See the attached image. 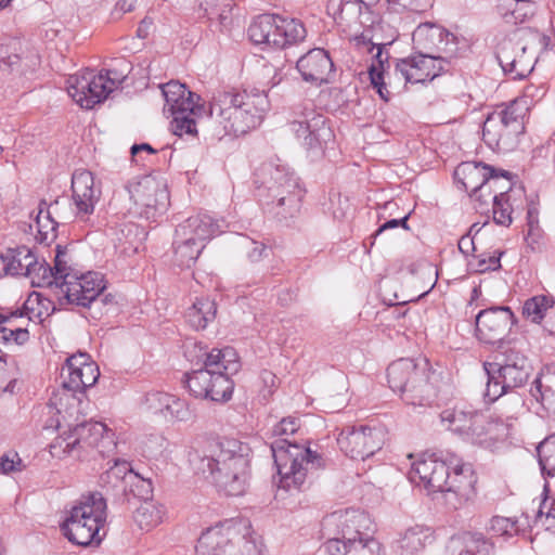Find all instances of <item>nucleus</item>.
I'll list each match as a JSON object with an SVG mask.
<instances>
[{"label": "nucleus", "mask_w": 555, "mask_h": 555, "mask_svg": "<svg viewBox=\"0 0 555 555\" xmlns=\"http://www.w3.org/2000/svg\"><path fill=\"white\" fill-rule=\"evenodd\" d=\"M251 449L235 438L212 440L204 449L189 452V462L196 474L211 476L227 495L245 493L250 476Z\"/></svg>", "instance_id": "nucleus-1"}, {"label": "nucleus", "mask_w": 555, "mask_h": 555, "mask_svg": "<svg viewBox=\"0 0 555 555\" xmlns=\"http://www.w3.org/2000/svg\"><path fill=\"white\" fill-rule=\"evenodd\" d=\"M298 429L299 423L295 417H284L272 429L273 436L279 438L271 442L270 449L280 476L279 487L286 491L304 490L324 465L317 452L288 439Z\"/></svg>", "instance_id": "nucleus-2"}, {"label": "nucleus", "mask_w": 555, "mask_h": 555, "mask_svg": "<svg viewBox=\"0 0 555 555\" xmlns=\"http://www.w3.org/2000/svg\"><path fill=\"white\" fill-rule=\"evenodd\" d=\"M268 109L269 101L264 91L253 94L246 91H221L212 96L206 114L217 125V135L237 137L258 127Z\"/></svg>", "instance_id": "nucleus-3"}, {"label": "nucleus", "mask_w": 555, "mask_h": 555, "mask_svg": "<svg viewBox=\"0 0 555 555\" xmlns=\"http://www.w3.org/2000/svg\"><path fill=\"white\" fill-rule=\"evenodd\" d=\"M525 341L513 339L500 349L501 362H485L487 385L483 397L489 402L500 399L508 390L525 385L531 374L532 366L524 353Z\"/></svg>", "instance_id": "nucleus-4"}, {"label": "nucleus", "mask_w": 555, "mask_h": 555, "mask_svg": "<svg viewBox=\"0 0 555 555\" xmlns=\"http://www.w3.org/2000/svg\"><path fill=\"white\" fill-rule=\"evenodd\" d=\"M254 196L262 206H287L295 208L301 205L305 190L286 165L280 160L262 163L254 173Z\"/></svg>", "instance_id": "nucleus-5"}, {"label": "nucleus", "mask_w": 555, "mask_h": 555, "mask_svg": "<svg viewBox=\"0 0 555 555\" xmlns=\"http://www.w3.org/2000/svg\"><path fill=\"white\" fill-rule=\"evenodd\" d=\"M106 509L104 493L83 495L62 526L64 535L80 546L99 545L105 535V531L101 534V530L106 522Z\"/></svg>", "instance_id": "nucleus-6"}, {"label": "nucleus", "mask_w": 555, "mask_h": 555, "mask_svg": "<svg viewBox=\"0 0 555 555\" xmlns=\"http://www.w3.org/2000/svg\"><path fill=\"white\" fill-rule=\"evenodd\" d=\"M431 375L426 362L420 366L412 359H399L387 367L389 387L413 406H430L435 402L437 390Z\"/></svg>", "instance_id": "nucleus-7"}, {"label": "nucleus", "mask_w": 555, "mask_h": 555, "mask_svg": "<svg viewBox=\"0 0 555 555\" xmlns=\"http://www.w3.org/2000/svg\"><path fill=\"white\" fill-rule=\"evenodd\" d=\"M528 106L525 99H516L500 111L488 115L482 127L485 143L493 151H513L525 131Z\"/></svg>", "instance_id": "nucleus-8"}, {"label": "nucleus", "mask_w": 555, "mask_h": 555, "mask_svg": "<svg viewBox=\"0 0 555 555\" xmlns=\"http://www.w3.org/2000/svg\"><path fill=\"white\" fill-rule=\"evenodd\" d=\"M33 276H38V286H46L54 294L61 306L88 305L101 291L100 280L93 271L81 274L74 281H64L53 267L44 260L37 261Z\"/></svg>", "instance_id": "nucleus-9"}, {"label": "nucleus", "mask_w": 555, "mask_h": 555, "mask_svg": "<svg viewBox=\"0 0 555 555\" xmlns=\"http://www.w3.org/2000/svg\"><path fill=\"white\" fill-rule=\"evenodd\" d=\"M56 428L60 435L50 444V453L53 457L63 459L67 455L79 456L88 448H98L105 439L111 441V436L105 424L101 422L82 421L76 424L62 425L59 421Z\"/></svg>", "instance_id": "nucleus-10"}, {"label": "nucleus", "mask_w": 555, "mask_h": 555, "mask_svg": "<svg viewBox=\"0 0 555 555\" xmlns=\"http://www.w3.org/2000/svg\"><path fill=\"white\" fill-rule=\"evenodd\" d=\"M306 28L295 18L261 14L248 27V36L256 44L284 49L306 38Z\"/></svg>", "instance_id": "nucleus-11"}, {"label": "nucleus", "mask_w": 555, "mask_h": 555, "mask_svg": "<svg viewBox=\"0 0 555 555\" xmlns=\"http://www.w3.org/2000/svg\"><path fill=\"white\" fill-rule=\"evenodd\" d=\"M196 555H260L256 543L230 528L204 531L195 546Z\"/></svg>", "instance_id": "nucleus-12"}, {"label": "nucleus", "mask_w": 555, "mask_h": 555, "mask_svg": "<svg viewBox=\"0 0 555 555\" xmlns=\"http://www.w3.org/2000/svg\"><path fill=\"white\" fill-rule=\"evenodd\" d=\"M208 367L216 369L207 399L217 402L228 401L232 397L234 383L231 376L238 372V356L232 347L214 348L208 352Z\"/></svg>", "instance_id": "nucleus-13"}, {"label": "nucleus", "mask_w": 555, "mask_h": 555, "mask_svg": "<svg viewBox=\"0 0 555 555\" xmlns=\"http://www.w3.org/2000/svg\"><path fill=\"white\" fill-rule=\"evenodd\" d=\"M291 130L298 139H302L304 145L308 149L320 145L331 135L330 128L326 127V118L315 112L311 100L293 104Z\"/></svg>", "instance_id": "nucleus-14"}, {"label": "nucleus", "mask_w": 555, "mask_h": 555, "mask_svg": "<svg viewBox=\"0 0 555 555\" xmlns=\"http://www.w3.org/2000/svg\"><path fill=\"white\" fill-rule=\"evenodd\" d=\"M516 319L509 307H491L478 312L475 318L478 338L486 344H498L502 349L513 340H505L506 334L515 324Z\"/></svg>", "instance_id": "nucleus-15"}, {"label": "nucleus", "mask_w": 555, "mask_h": 555, "mask_svg": "<svg viewBox=\"0 0 555 555\" xmlns=\"http://www.w3.org/2000/svg\"><path fill=\"white\" fill-rule=\"evenodd\" d=\"M412 40L415 50L435 54L438 59H446L448 63L456 56L457 38L442 26L421 24L413 31Z\"/></svg>", "instance_id": "nucleus-16"}, {"label": "nucleus", "mask_w": 555, "mask_h": 555, "mask_svg": "<svg viewBox=\"0 0 555 555\" xmlns=\"http://www.w3.org/2000/svg\"><path fill=\"white\" fill-rule=\"evenodd\" d=\"M385 442V431L378 427H347L337 437V443L347 456L365 460L380 450Z\"/></svg>", "instance_id": "nucleus-17"}, {"label": "nucleus", "mask_w": 555, "mask_h": 555, "mask_svg": "<svg viewBox=\"0 0 555 555\" xmlns=\"http://www.w3.org/2000/svg\"><path fill=\"white\" fill-rule=\"evenodd\" d=\"M516 178V175L507 170L494 168V172L487 177L479 205L492 204L493 208H502L504 205L508 208L518 207L517 199L524 194V188L515 184Z\"/></svg>", "instance_id": "nucleus-18"}, {"label": "nucleus", "mask_w": 555, "mask_h": 555, "mask_svg": "<svg viewBox=\"0 0 555 555\" xmlns=\"http://www.w3.org/2000/svg\"><path fill=\"white\" fill-rule=\"evenodd\" d=\"M111 92L112 87L107 85V77H104L102 72L96 75L88 69L81 75H73L67 79L68 95L87 109L105 100Z\"/></svg>", "instance_id": "nucleus-19"}, {"label": "nucleus", "mask_w": 555, "mask_h": 555, "mask_svg": "<svg viewBox=\"0 0 555 555\" xmlns=\"http://www.w3.org/2000/svg\"><path fill=\"white\" fill-rule=\"evenodd\" d=\"M450 64L446 59H438L435 54L417 50L414 55L397 61L395 74L405 82H426L431 81L441 73L448 72Z\"/></svg>", "instance_id": "nucleus-20"}, {"label": "nucleus", "mask_w": 555, "mask_h": 555, "mask_svg": "<svg viewBox=\"0 0 555 555\" xmlns=\"http://www.w3.org/2000/svg\"><path fill=\"white\" fill-rule=\"evenodd\" d=\"M165 99L164 113L170 116L191 113L196 117L206 114L204 104H199V95L190 91L185 85L171 80L160 86Z\"/></svg>", "instance_id": "nucleus-21"}, {"label": "nucleus", "mask_w": 555, "mask_h": 555, "mask_svg": "<svg viewBox=\"0 0 555 555\" xmlns=\"http://www.w3.org/2000/svg\"><path fill=\"white\" fill-rule=\"evenodd\" d=\"M340 529L341 542L358 544V542L374 543V524L367 513L360 509H347L340 514H333Z\"/></svg>", "instance_id": "nucleus-22"}, {"label": "nucleus", "mask_w": 555, "mask_h": 555, "mask_svg": "<svg viewBox=\"0 0 555 555\" xmlns=\"http://www.w3.org/2000/svg\"><path fill=\"white\" fill-rule=\"evenodd\" d=\"M507 435L508 427L504 422L476 411L473 412L466 440L482 448L491 449L496 442L504 440Z\"/></svg>", "instance_id": "nucleus-23"}, {"label": "nucleus", "mask_w": 555, "mask_h": 555, "mask_svg": "<svg viewBox=\"0 0 555 555\" xmlns=\"http://www.w3.org/2000/svg\"><path fill=\"white\" fill-rule=\"evenodd\" d=\"M302 79L318 86L331 82L334 77V63L328 53L314 48L302 55L296 64Z\"/></svg>", "instance_id": "nucleus-24"}, {"label": "nucleus", "mask_w": 555, "mask_h": 555, "mask_svg": "<svg viewBox=\"0 0 555 555\" xmlns=\"http://www.w3.org/2000/svg\"><path fill=\"white\" fill-rule=\"evenodd\" d=\"M490 172H494V167L482 162H463L454 170V180L479 205Z\"/></svg>", "instance_id": "nucleus-25"}, {"label": "nucleus", "mask_w": 555, "mask_h": 555, "mask_svg": "<svg viewBox=\"0 0 555 555\" xmlns=\"http://www.w3.org/2000/svg\"><path fill=\"white\" fill-rule=\"evenodd\" d=\"M476 482L477 476L473 465L465 466L464 470L450 473L446 504L451 508L457 509L467 502L473 501L476 495Z\"/></svg>", "instance_id": "nucleus-26"}, {"label": "nucleus", "mask_w": 555, "mask_h": 555, "mask_svg": "<svg viewBox=\"0 0 555 555\" xmlns=\"http://www.w3.org/2000/svg\"><path fill=\"white\" fill-rule=\"evenodd\" d=\"M498 60L502 69L513 75L514 79L525 78L533 68L532 59L526 56V47L511 42L502 46L498 52Z\"/></svg>", "instance_id": "nucleus-27"}, {"label": "nucleus", "mask_w": 555, "mask_h": 555, "mask_svg": "<svg viewBox=\"0 0 555 555\" xmlns=\"http://www.w3.org/2000/svg\"><path fill=\"white\" fill-rule=\"evenodd\" d=\"M224 227V220L215 219L206 211H198L190 216L183 224H180L177 233L181 232L183 235L190 233L191 237H195L203 243V241L222 233Z\"/></svg>", "instance_id": "nucleus-28"}, {"label": "nucleus", "mask_w": 555, "mask_h": 555, "mask_svg": "<svg viewBox=\"0 0 555 555\" xmlns=\"http://www.w3.org/2000/svg\"><path fill=\"white\" fill-rule=\"evenodd\" d=\"M72 191L77 208H94L101 196V190L95 186L93 175L88 170L73 173Z\"/></svg>", "instance_id": "nucleus-29"}, {"label": "nucleus", "mask_w": 555, "mask_h": 555, "mask_svg": "<svg viewBox=\"0 0 555 555\" xmlns=\"http://www.w3.org/2000/svg\"><path fill=\"white\" fill-rule=\"evenodd\" d=\"M130 463L125 460H116L114 465L100 476V486L105 495L114 499L119 492L126 491V478L129 474H135Z\"/></svg>", "instance_id": "nucleus-30"}, {"label": "nucleus", "mask_w": 555, "mask_h": 555, "mask_svg": "<svg viewBox=\"0 0 555 555\" xmlns=\"http://www.w3.org/2000/svg\"><path fill=\"white\" fill-rule=\"evenodd\" d=\"M496 10L506 24L518 25L535 14L537 5L535 0H499Z\"/></svg>", "instance_id": "nucleus-31"}, {"label": "nucleus", "mask_w": 555, "mask_h": 555, "mask_svg": "<svg viewBox=\"0 0 555 555\" xmlns=\"http://www.w3.org/2000/svg\"><path fill=\"white\" fill-rule=\"evenodd\" d=\"M131 498L140 501L151 500L153 498V483L151 478H145L139 473L129 474L126 478V491L119 492L115 502L119 504H130Z\"/></svg>", "instance_id": "nucleus-32"}, {"label": "nucleus", "mask_w": 555, "mask_h": 555, "mask_svg": "<svg viewBox=\"0 0 555 555\" xmlns=\"http://www.w3.org/2000/svg\"><path fill=\"white\" fill-rule=\"evenodd\" d=\"M203 366L193 370L191 373L185 374V384L190 392L195 398H204L207 399L209 395L208 389L210 388V384L216 373V369L208 367V352L203 354Z\"/></svg>", "instance_id": "nucleus-33"}, {"label": "nucleus", "mask_w": 555, "mask_h": 555, "mask_svg": "<svg viewBox=\"0 0 555 555\" xmlns=\"http://www.w3.org/2000/svg\"><path fill=\"white\" fill-rule=\"evenodd\" d=\"M530 395L543 406L555 403V366H546L533 380Z\"/></svg>", "instance_id": "nucleus-34"}, {"label": "nucleus", "mask_w": 555, "mask_h": 555, "mask_svg": "<svg viewBox=\"0 0 555 555\" xmlns=\"http://www.w3.org/2000/svg\"><path fill=\"white\" fill-rule=\"evenodd\" d=\"M100 376L98 365L93 362L82 366L80 370L69 373V376L64 377L62 386L64 389L73 391L74 393H82L87 388L92 387Z\"/></svg>", "instance_id": "nucleus-35"}, {"label": "nucleus", "mask_w": 555, "mask_h": 555, "mask_svg": "<svg viewBox=\"0 0 555 555\" xmlns=\"http://www.w3.org/2000/svg\"><path fill=\"white\" fill-rule=\"evenodd\" d=\"M217 306L209 298H197L196 301L186 311L188 323L195 328L204 330L207 324L215 320Z\"/></svg>", "instance_id": "nucleus-36"}, {"label": "nucleus", "mask_w": 555, "mask_h": 555, "mask_svg": "<svg viewBox=\"0 0 555 555\" xmlns=\"http://www.w3.org/2000/svg\"><path fill=\"white\" fill-rule=\"evenodd\" d=\"M7 259L9 261L11 275H25L33 276L35 267L37 266V257L26 246L17 247L16 249H10L7 253Z\"/></svg>", "instance_id": "nucleus-37"}, {"label": "nucleus", "mask_w": 555, "mask_h": 555, "mask_svg": "<svg viewBox=\"0 0 555 555\" xmlns=\"http://www.w3.org/2000/svg\"><path fill=\"white\" fill-rule=\"evenodd\" d=\"M204 244L195 237H186L173 243V262L180 268H190L198 258Z\"/></svg>", "instance_id": "nucleus-38"}, {"label": "nucleus", "mask_w": 555, "mask_h": 555, "mask_svg": "<svg viewBox=\"0 0 555 555\" xmlns=\"http://www.w3.org/2000/svg\"><path fill=\"white\" fill-rule=\"evenodd\" d=\"M54 309L53 300L46 297L42 293H34L25 301L21 312H23L22 317L26 315L29 321L42 322ZM17 310L20 311V309Z\"/></svg>", "instance_id": "nucleus-39"}, {"label": "nucleus", "mask_w": 555, "mask_h": 555, "mask_svg": "<svg viewBox=\"0 0 555 555\" xmlns=\"http://www.w3.org/2000/svg\"><path fill=\"white\" fill-rule=\"evenodd\" d=\"M377 544L376 541L348 544V542H341L340 538H332L323 544V548L327 555H374V546Z\"/></svg>", "instance_id": "nucleus-40"}, {"label": "nucleus", "mask_w": 555, "mask_h": 555, "mask_svg": "<svg viewBox=\"0 0 555 555\" xmlns=\"http://www.w3.org/2000/svg\"><path fill=\"white\" fill-rule=\"evenodd\" d=\"M164 511L151 500L141 501L133 512V520L142 530H150L162 522Z\"/></svg>", "instance_id": "nucleus-41"}, {"label": "nucleus", "mask_w": 555, "mask_h": 555, "mask_svg": "<svg viewBox=\"0 0 555 555\" xmlns=\"http://www.w3.org/2000/svg\"><path fill=\"white\" fill-rule=\"evenodd\" d=\"M474 411H464L457 409H447L440 413V418L447 428L463 436L466 440L467 433L473 420Z\"/></svg>", "instance_id": "nucleus-42"}, {"label": "nucleus", "mask_w": 555, "mask_h": 555, "mask_svg": "<svg viewBox=\"0 0 555 555\" xmlns=\"http://www.w3.org/2000/svg\"><path fill=\"white\" fill-rule=\"evenodd\" d=\"M482 544L485 539L481 533L464 532L451 538L449 548L457 552V555H476Z\"/></svg>", "instance_id": "nucleus-43"}, {"label": "nucleus", "mask_w": 555, "mask_h": 555, "mask_svg": "<svg viewBox=\"0 0 555 555\" xmlns=\"http://www.w3.org/2000/svg\"><path fill=\"white\" fill-rule=\"evenodd\" d=\"M431 541V532L429 528H425L422 526H415L409 528L402 539H401V548L406 551L410 554H413L420 550H422L427 542Z\"/></svg>", "instance_id": "nucleus-44"}, {"label": "nucleus", "mask_w": 555, "mask_h": 555, "mask_svg": "<svg viewBox=\"0 0 555 555\" xmlns=\"http://www.w3.org/2000/svg\"><path fill=\"white\" fill-rule=\"evenodd\" d=\"M539 465L542 474L555 476V434L546 437L537 447Z\"/></svg>", "instance_id": "nucleus-45"}, {"label": "nucleus", "mask_w": 555, "mask_h": 555, "mask_svg": "<svg viewBox=\"0 0 555 555\" xmlns=\"http://www.w3.org/2000/svg\"><path fill=\"white\" fill-rule=\"evenodd\" d=\"M553 305L554 300L544 295L531 297L524 304L522 315L531 322L540 323Z\"/></svg>", "instance_id": "nucleus-46"}, {"label": "nucleus", "mask_w": 555, "mask_h": 555, "mask_svg": "<svg viewBox=\"0 0 555 555\" xmlns=\"http://www.w3.org/2000/svg\"><path fill=\"white\" fill-rule=\"evenodd\" d=\"M440 464V461L437 459L428 457L423 459L417 462H414L412 464L411 470L409 472V477L412 482H415L416 485L424 487L427 483V480H429V477L438 465Z\"/></svg>", "instance_id": "nucleus-47"}, {"label": "nucleus", "mask_w": 555, "mask_h": 555, "mask_svg": "<svg viewBox=\"0 0 555 555\" xmlns=\"http://www.w3.org/2000/svg\"><path fill=\"white\" fill-rule=\"evenodd\" d=\"M16 317L12 322L0 323V341L4 344L14 343L16 345H24L29 339V332L26 327L14 324Z\"/></svg>", "instance_id": "nucleus-48"}, {"label": "nucleus", "mask_w": 555, "mask_h": 555, "mask_svg": "<svg viewBox=\"0 0 555 555\" xmlns=\"http://www.w3.org/2000/svg\"><path fill=\"white\" fill-rule=\"evenodd\" d=\"M448 479H450L449 467L446 462H440L434 474L429 477V480H427L425 489L428 494L440 492L446 499Z\"/></svg>", "instance_id": "nucleus-49"}, {"label": "nucleus", "mask_w": 555, "mask_h": 555, "mask_svg": "<svg viewBox=\"0 0 555 555\" xmlns=\"http://www.w3.org/2000/svg\"><path fill=\"white\" fill-rule=\"evenodd\" d=\"M35 224L41 241L54 238L59 222L52 217L51 210H38Z\"/></svg>", "instance_id": "nucleus-50"}, {"label": "nucleus", "mask_w": 555, "mask_h": 555, "mask_svg": "<svg viewBox=\"0 0 555 555\" xmlns=\"http://www.w3.org/2000/svg\"><path fill=\"white\" fill-rule=\"evenodd\" d=\"M192 116L194 115L192 114ZM171 130L175 135L180 138L188 135L194 140L197 137L195 119L191 118V113L172 116Z\"/></svg>", "instance_id": "nucleus-51"}, {"label": "nucleus", "mask_w": 555, "mask_h": 555, "mask_svg": "<svg viewBox=\"0 0 555 555\" xmlns=\"http://www.w3.org/2000/svg\"><path fill=\"white\" fill-rule=\"evenodd\" d=\"M193 417V411L184 400L171 395L165 418H171L179 422H188Z\"/></svg>", "instance_id": "nucleus-52"}, {"label": "nucleus", "mask_w": 555, "mask_h": 555, "mask_svg": "<svg viewBox=\"0 0 555 555\" xmlns=\"http://www.w3.org/2000/svg\"><path fill=\"white\" fill-rule=\"evenodd\" d=\"M169 400H171V395L167 392L151 391L145 395L144 406L147 411L159 413L165 417Z\"/></svg>", "instance_id": "nucleus-53"}, {"label": "nucleus", "mask_w": 555, "mask_h": 555, "mask_svg": "<svg viewBox=\"0 0 555 555\" xmlns=\"http://www.w3.org/2000/svg\"><path fill=\"white\" fill-rule=\"evenodd\" d=\"M130 70V63L124 59L117 60V66L105 70L103 75L107 77V85L112 87V91L124 82Z\"/></svg>", "instance_id": "nucleus-54"}, {"label": "nucleus", "mask_w": 555, "mask_h": 555, "mask_svg": "<svg viewBox=\"0 0 555 555\" xmlns=\"http://www.w3.org/2000/svg\"><path fill=\"white\" fill-rule=\"evenodd\" d=\"M93 273L96 274L99 280H100L101 291L95 296V299L92 300L90 304H88V305H77V306L78 307H83V308H89V309H94L96 311V313L102 314V308L106 307L107 305L113 304L115 301V297L113 295H111V294H107V295H103L102 294L103 291L105 289V285L103 283V278H102V275L99 272H93Z\"/></svg>", "instance_id": "nucleus-55"}, {"label": "nucleus", "mask_w": 555, "mask_h": 555, "mask_svg": "<svg viewBox=\"0 0 555 555\" xmlns=\"http://www.w3.org/2000/svg\"><path fill=\"white\" fill-rule=\"evenodd\" d=\"M24 467L23 461L16 452L4 453L0 456V473L8 475L21 472Z\"/></svg>", "instance_id": "nucleus-56"}, {"label": "nucleus", "mask_w": 555, "mask_h": 555, "mask_svg": "<svg viewBox=\"0 0 555 555\" xmlns=\"http://www.w3.org/2000/svg\"><path fill=\"white\" fill-rule=\"evenodd\" d=\"M90 363L93 362L90 360V356L88 353L79 352L77 354H73L66 359V363L62 367L61 376L64 378L65 373L69 376V373L80 370L82 366Z\"/></svg>", "instance_id": "nucleus-57"}, {"label": "nucleus", "mask_w": 555, "mask_h": 555, "mask_svg": "<svg viewBox=\"0 0 555 555\" xmlns=\"http://www.w3.org/2000/svg\"><path fill=\"white\" fill-rule=\"evenodd\" d=\"M55 273H59L64 281H74L79 276L72 275L68 272L67 261H66V250L63 249L60 245L56 246V255L54 259L53 266Z\"/></svg>", "instance_id": "nucleus-58"}, {"label": "nucleus", "mask_w": 555, "mask_h": 555, "mask_svg": "<svg viewBox=\"0 0 555 555\" xmlns=\"http://www.w3.org/2000/svg\"><path fill=\"white\" fill-rule=\"evenodd\" d=\"M243 246L247 249V257L251 262H258L268 255V248L263 243L244 238Z\"/></svg>", "instance_id": "nucleus-59"}, {"label": "nucleus", "mask_w": 555, "mask_h": 555, "mask_svg": "<svg viewBox=\"0 0 555 555\" xmlns=\"http://www.w3.org/2000/svg\"><path fill=\"white\" fill-rule=\"evenodd\" d=\"M369 74H370L371 83L377 90L379 96L384 101H389L391 94L388 91V89L386 88V85L384 82L383 73L380 70H378V68H376V67H370Z\"/></svg>", "instance_id": "nucleus-60"}, {"label": "nucleus", "mask_w": 555, "mask_h": 555, "mask_svg": "<svg viewBox=\"0 0 555 555\" xmlns=\"http://www.w3.org/2000/svg\"><path fill=\"white\" fill-rule=\"evenodd\" d=\"M503 251H498V255L489 256L488 258L481 257L477 263V271L483 273L489 270H499L501 268L500 259Z\"/></svg>", "instance_id": "nucleus-61"}, {"label": "nucleus", "mask_w": 555, "mask_h": 555, "mask_svg": "<svg viewBox=\"0 0 555 555\" xmlns=\"http://www.w3.org/2000/svg\"><path fill=\"white\" fill-rule=\"evenodd\" d=\"M514 522L505 517H493L491 519V530L499 535L507 534L513 529Z\"/></svg>", "instance_id": "nucleus-62"}, {"label": "nucleus", "mask_w": 555, "mask_h": 555, "mask_svg": "<svg viewBox=\"0 0 555 555\" xmlns=\"http://www.w3.org/2000/svg\"><path fill=\"white\" fill-rule=\"evenodd\" d=\"M538 212L539 210H527L528 237H532L533 242L540 235Z\"/></svg>", "instance_id": "nucleus-63"}, {"label": "nucleus", "mask_w": 555, "mask_h": 555, "mask_svg": "<svg viewBox=\"0 0 555 555\" xmlns=\"http://www.w3.org/2000/svg\"><path fill=\"white\" fill-rule=\"evenodd\" d=\"M440 462H446L449 467V473H457L464 470V467L467 465H472L470 463H465L461 457L456 454L449 453L447 454L444 460H439Z\"/></svg>", "instance_id": "nucleus-64"}]
</instances>
